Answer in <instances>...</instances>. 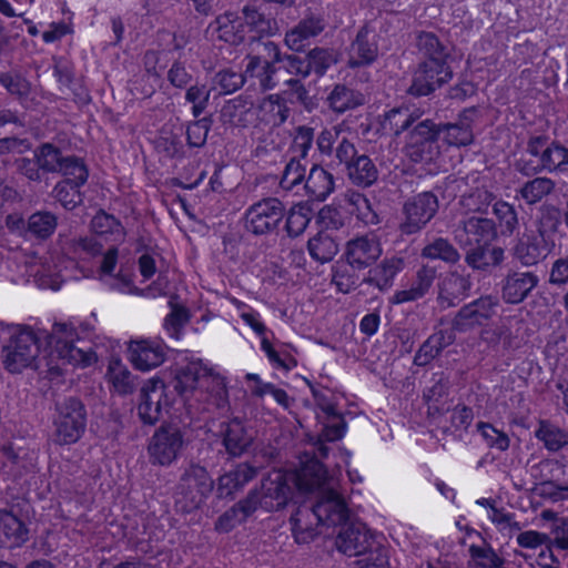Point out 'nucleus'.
Instances as JSON below:
<instances>
[{
    "instance_id": "nucleus-1",
    "label": "nucleus",
    "mask_w": 568,
    "mask_h": 568,
    "mask_svg": "<svg viewBox=\"0 0 568 568\" xmlns=\"http://www.w3.org/2000/svg\"><path fill=\"white\" fill-rule=\"evenodd\" d=\"M9 335V343L2 347V363L4 368L13 374L24 368L39 369L42 365L48 372L59 376L62 368L54 364V359L63 363L88 366L92 363L93 353L84 352L74 345V328L65 323H55L51 332L36 333L31 327L10 326L4 333Z\"/></svg>"
},
{
    "instance_id": "nucleus-2",
    "label": "nucleus",
    "mask_w": 568,
    "mask_h": 568,
    "mask_svg": "<svg viewBox=\"0 0 568 568\" xmlns=\"http://www.w3.org/2000/svg\"><path fill=\"white\" fill-rule=\"evenodd\" d=\"M325 466L317 460H306L296 473L281 469L271 470L261 481L260 488L252 489L255 510L261 507L266 511L280 510L286 506L293 494L294 485L301 493H311L328 481Z\"/></svg>"
},
{
    "instance_id": "nucleus-3",
    "label": "nucleus",
    "mask_w": 568,
    "mask_h": 568,
    "mask_svg": "<svg viewBox=\"0 0 568 568\" xmlns=\"http://www.w3.org/2000/svg\"><path fill=\"white\" fill-rule=\"evenodd\" d=\"M52 440L64 446L78 443L85 433L88 408L78 396H65L54 402Z\"/></svg>"
},
{
    "instance_id": "nucleus-4",
    "label": "nucleus",
    "mask_w": 568,
    "mask_h": 568,
    "mask_svg": "<svg viewBox=\"0 0 568 568\" xmlns=\"http://www.w3.org/2000/svg\"><path fill=\"white\" fill-rule=\"evenodd\" d=\"M214 481L205 467L190 464L174 488L175 508L184 514L199 509L212 493Z\"/></svg>"
},
{
    "instance_id": "nucleus-5",
    "label": "nucleus",
    "mask_w": 568,
    "mask_h": 568,
    "mask_svg": "<svg viewBox=\"0 0 568 568\" xmlns=\"http://www.w3.org/2000/svg\"><path fill=\"white\" fill-rule=\"evenodd\" d=\"M439 139V124L430 119L418 121L408 132L404 146L406 158L414 163L435 162L442 154Z\"/></svg>"
},
{
    "instance_id": "nucleus-6",
    "label": "nucleus",
    "mask_w": 568,
    "mask_h": 568,
    "mask_svg": "<svg viewBox=\"0 0 568 568\" xmlns=\"http://www.w3.org/2000/svg\"><path fill=\"white\" fill-rule=\"evenodd\" d=\"M30 504L26 498H16L8 508L0 509V548H18L29 540L27 520Z\"/></svg>"
},
{
    "instance_id": "nucleus-7",
    "label": "nucleus",
    "mask_w": 568,
    "mask_h": 568,
    "mask_svg": "<svg viewBox=\"0 0 568 568\" xmlns=\"http://www.w3.org/2000/svg\"><path fill=\"white\" fill-rule=\"evenodd\" d=\"M187 445L185 433L175 424H162L152 435L149 459L152 465L170 466Z\"/></svg>"
},
{
    "instance_id": "nucleus-8",
    "label": "nucleus",
    "mask_w": 568,
    "mask_h": 568,
    "mask_svg": "<svg viewBox=\"0 0 568 568\" xmlns=\"http://www.w3.org/2000/svg\"><path fill=\"white\" fill-rule=\"evenodd\" d=\"M439 203L433 192H420L409 197L403 205L398 230L402 235L419 233L437 214Z\"/></svg>"
},
{
    "instance_id": "nucleus-9",
    "label": "nucleus",
    "mask_w": 568,
    "mask_h": 568,
    "mask_svg": "<svg viewBox=\"0 0 568 568\" xmlns=\"http://www.w3.org/2000/svg\"><path fill=\"white\" fill-rule=\"evenodd\" d=\"M286 216L284 203L277 197H264L245 212V227L255 235L276 232Z\"/></svg>"
},
{
    "instance_id": "nucleus-10",
    "label": "nucleus",
    "mask_w": 568,
    "mask_h": 568,
    "mask_svg": "<svg viewBox=\"0 0 568 568\" xmlns=\"http://www.w3.org/2000/svg\"><path fill=\"white\" fill-rule=\"evenodd\" d=\"M166 388L159 377L150 378L142 385L138 416L143 425H155L162 416V409L172 405L173 398L169 396Z\"/></svg>"
},
{
    "instance_id": "nucleus-11",
    "label": "nucleus",
    "mask_w": 568,
    "mask_h": 568,
    "mask_svg": "<svg viewBox=\"0 0 568 568\" xmlns=\"http://www.w3.org/2000/svg\"><path fill=\"white\" fill-rule=\"evenodd\" d=\"M498 306V297L483 295L459 308L452 320V329L467 333L476 327L484 326L496 315Z\"/></svg>"
},
{
    "instance_id": "nucleus-12",
    "label": "nucleus",
    "mask_w": 568,
    "mask_h": 568,
    "mask_svg": "<svg viewBox=\"0 0 568 568\" xmlns=\"http://www.w3.org/2000/svg\"><path fill=\"white\" fill-rule=\"evenodd\" d=\"M219 437L226 454L232 458H239L251 450L256 432L245 419L235 416L220 423Z\"/></svg>"
},
{
    "instance_id": "nucleus-13",
    "label": "nucleus",
    "mask_w": 568,
    "mask_h": 568,
    "mask_svg": "<svg viewBox=\"0 0 568 568\" xmlns=\"http://www.w3.org/2000/svg\"><path fill=\"white\" fill-rule=\"evenodd\" d=\"M335 544L341 552L349 557H365L374 551L376 546H381L375 541L366 525L359 521L343 526L336 537Z\"/></svg>"
},
{
    "instance_id": "nucleus-14",
    "label": "nucleus",
    "mask_w": 568,
    "mask_h": 568,
    "mask_svg": "<svg viewBox=\"0 0 568 568\" xmlns=\"http://www.w3.org/2000/svg\"><path fill=\"white\" fill-rule=\"evenodd\" d=\"M453 77L448 63L419 62L413 78L408 92L416 97L428 95L436 89L443 87Z\"/></svg>"
},
{
    "instance_id": "nucleus-15",
    "label": "nucleus",
    "mask_w": 568,
    "mask_h": 568,
    "mask_svg": "<svg viewBox=\"0 0 568 568\" xmlns=\"http://www.w3.org/2000/svg\"><path fill=\"white\" fill-rule=\"evenodd\" d=\"M379 240L372 234L356 236L347 241L344 258L354 271L372 267L382 255Z\"/></svg>"
},
{
    "instance_id": "nucleus-16",
    "label": "nucleus",
    "mask_w": 568,
    "mask_h": 568,
    "mask_svg": "<svg viewBox=\"0 0 568 568\" xmlns=\"http://www.w3.org/2000/svg\"><path fill=\"white\" fill-rule=\"evenodd\" d=\"M555 242H547L534 232L518 234L510 248L511 257L525 267L539 264L550 253Z\"/></svg>"
},
{
    "instance_id": "nucleus-17",
    "label": "nucleus",
    "mask_w": 568,
    "mask_h": 568,
    "mask_svg": "<svg viewBox=\"0 0 568 568\" xmlns=\"http://www.w3.org/2000/svg\"><path fill=\"white\" fill-rule=\"evenodd\" d=\"M498 239L497 224L494 220L471 215L459 221L455 230V240L462 245L491 243Z\"/></svg>"
},
{
    "instance_id": "nucleus-18",
    "label": "nucleus",
    "mask_w": 568,
    "mask_h": 568,
    "mask_svg": "<svg viewBox=\"0 0 568 568\" xmlns=\"http://www.w3.org/2000/svg\"><path fill=\"white\" fill-rule=\"evenodd\" d=\"M323 488L318 500L314 504L315 511L322 525L325 526H343L349 518V510L344 497L334 488Z\"/></svg>"
},
{
    "instance_id": "nucleus-19",
    "label": "nucleus",
    "mask_w": 568,
    "mask_h": 568,
    "mask_svg": "<svg viewBox=\"0 0 568 568\" xmlns=\"http://www.w3.org/2000/svg\"><path fill=\"white\" fill-rule=\"evenodd\" d=\"M539 277L530 271L509 270L501 281V297L507 304H519L538 286Z\"/></svg>"
},
{
    "instance_id": "nucleus-20",
    "label": "nucleus",
    "mask_w": 568,
    "mask_h": 568,
    "mask_svg": "<svg viewBox=\"0 0 568 568\" xmlns=\"http://www.w3.org/2000/svg\"><path fill=\"white\" fill-rule=\"evenodd\" d=\"M471 288L469 276L458 272L448 273L439 283L436 302L440 311L459 305L468 295Z\"/></svg>"
},
{
    "instance_id": "nucleus-21",
    "label": "nucleus",
    "mask_w": 568,
    "mask_h": 568,
    "mask_svg": "<svg viewBox=\"0 0 568 568\" xmlns=\"http://www.w3.org/2000/svg\"><path fill=\"white\" fill-rule=\"evenodd\" d=\"M450 377L445 372L432 374L429 385L424 390V399L427 404V413L432 417L442 416L449 412Z\"/></svg>"
},
{
    "instance_id": "nucleus-22",
    "label": "nucleus",
    "mask_w": 568,
    "mask_h": 568,
    "mask_svg": "<svg viewBox=\"0 0 568 568\" xmlns=\"http://www.w3.org/2000/svg\"><path fill=\"white\" fill-rule=\"evenodd\" d=\"M505 261V250L491 243L476 244L465 254V263L474 271L491 273Z\"/></svg>"
},
{
    "instance_id": "nucleus-23",
    "label": "nucleus",
    "mask_w": 568,
    "mask_h": 568,
    "mask_svg": "<svg viewBox=\"0 0 568 568\" xmlns=\"http://www.w3.org/2000/svg\"><path fill=\"white\" fill-rule=\"evenodd\" d=\"M291 530L297 544H308L318 535V519L314 505H300L290 518Z\"/></svg>"
},
{
    "instance_id": "nucleus-24",
    "label": "nucleus",
    "mask_w": 568,
    "mask_h": 568,
    "mask_svg": "<svg viewBox=\"0 0 568 568\" xmlns=\"http://www.w3.org/2000/svg\"><path fill=\"white\" fill-rule=\"evenodd\" d=\"M130 361L140 371H150L164 362V348L154 341L141 339L129 345Z\"/></svg>"
},
{
    "instance_id": "nucleus-25",
    "label": "nucleus",
    "mask_w": 568,
    "mask_h": 568,
    "mask_svg": "<svg viewBox=\"0 0 568 568\" xmlns=\"http://www.w3.org/2000/svg\"><path fill=\"white\" fill-rule=\"evenodd\" d=\"M378 55V47L375 36H371L368 26H363L352 43V54L348 64L352 68L368 65Z\"/></svg>"
},
{
    "instance_id": "nucleus-26",
    "label": "nucleus",
    "mask_w": 568,
    "mask_h": 568,
    "mask_svg": "<svg viewBox=\"0 0 568 568\" xmlns=\"http://www.w3.org/2000/svg\"><path fill=\"white\" fill-rule=\"evenodd\" d=\"M404 258L392 256L369 268L364 283L376 286L379 291H387L393 286L395 276L404 268Z\"/></svg>"
},
{
    "instance_id": "nucleus-27",
    "label": "nucleus",
    "mask_w": 568,
    "mask_h": 568,
    "mask_svg": "<svg viewBox=\"0 0 568 568\" xmlns=\"http://www.w3.org/2000/svg\"><path fill=\"white\" fill-rule=\"evenodd\" d=\"M264 51L267 57H273V62H277L278 69L286 71L288 74L306 78L308 75V65L305 54L301 53H282L278 45L273 41L263 42Z\"/></svg>"
},
{
    "instance_id": "nucleus-28",
    "label": "nucleus",
    "mask_w": 568,
    "mask_h": 568,
    "mask_svg": "<svg viewBox=\"0 0 568 568\" xmlns=\"http://www.w3.org/2000/svg\"><path fill=\"white\" fill-rule=\"evenodd\" d=\"M58 226V216L50 211H37L27 219V241L44 242Z\"/></svg>"
},
{
    "instance_id": "nucleus-29",
    "label": "nucleus",
    "mask_w": 568,
    "mask_h": 568,
    "mask_svg": "<svg viewBox=\"0 0 568 568\" xmlns=\"http://www.w3.org/2000/svg\"><path fill=\"white\" fill-rule=\"evenodd\" d=\"M307 196L313 201H324L334 191L332 173L320 165H313L304 185Z\"/></svg>"
},
{
    "instance_id": "nucleus-30",
    "label": "nucleus",
    "mask_w": 568,
    "mask_h": 568,
    "mask_svg": "<svg viewBox=\"0 0 568 568\" xmlns=\"http://www.w3.org/2000/svg\"><path fill=\"white\" fill-rule=\"evenodd\" d=\"M562 222L561 210L549 203H544L538 209V214L535 221L536 233L547 242H554L552 236L559 232Z\"/></svg>"
},
{
    "instance_id": "nucleus-31",
    "label": "nucleus",
    "mask_w": 568,
    "mask_h": 568,
    "mask_svg": "<svg viewBox=\"0 0 568 568\" xmlns=\"http://www.w3.org/2000/svg\"><path fill=\"white\" fill-rule=\"evenodd\" d=\"M253 496H246L237 501L233 507L223 513L215 523V529L219 532H229L236 525L244 523L253 513H255V501Z\"/></svg>"
},
{
    "instance_id": "nucleus-32",
    "label": "nucleus",
    "mask_w": 568,
    "mask_h": 568,
    "mask_svg": "<svg viewBox=\"0 0 568 568\" xmlns=\"http://www.w3.org/2000/svg\"><path fill=\"white\" fill-rule=\"evenodd\" d=\"M454 342V336L445 331L430 335L419 347L414 356V364L426 366L436 358L442 351Z\"/></svg>"
},
{
    "instance_id": "nucleus-33",
    "label": "nucleus",
    "mask_w": 568,
    "mask_h": 568,
    "mask_svg": "<svg viewBox=\"0 0 568 568\" xmlns=\"http://www.w3.org/2000/svg\"><path fill=\"white\" fill-rule=\"evenodd\" d=\"M200 377V365L197 363H189L186 366L176 368L169 387L183 399H187L195 390Z\"/></svg>"
},
{
    "instance_id": "nucleus-34",
    "label": "nucleus",
    "mask_w": 568,
    "mask_h": 568,
    "mask_svg": "<svg viewBox=\"0 0 568 568\" xmlns=\"http://www.w3.org/2000/svg\"><path fill=\"white\" fill-rule=\"evenodd\" d=\"M347 175L353 184L367 187L377 181L378 170L367 155L361 154L348 164Z\"/></svg>"
},
{
    "instance_id": "nucleus-35",
    "label": "nucleus",
    "mask_w": 568,
    "mask_h": 568,
    "mask_svg": "<svg viewBox=\"0 0 568 568\" xmlns=\"http://www.w3.org/2000/svg\"><path fill=\"white\" fill-rule=\"evenodd\" d=\"M417 45L423 54L420 62H430L434 60V62L437 63H448L449 51L436 34L425 31L420 32L417 38Z\"/></svg>"
},
{
    "instance_id": "nucleus-36",
    "label": "nucleus",
    "mask_w": 568,
    "mask_h": 568,
    "mask_svg": "<svg viewBox=\"0 0 568 568\" xmlns=\"http://www.w3.org/2000/svg\"><path fill=\"white\" fill-rule=\"evenodd\" d=\"M327 101L333 111L343 113L364 103V95L344 84H337L329 93Z\"/></svg>"
},
{
    "instance_id": "nucleus-37",
    "label": "nucleus",
    "mask_w": 568,
    "mask_h": 568,
    "mask_svg": "<svg viewBox=\"0 0 568 568\" xmlns=\"http://www.w3.org/2000/svg\"><path fill=\"white\" fill-rule=\"evenodd\" d=\"M307 248L310 255L322 264L331 262L339 250L335 239L325 232H318L314 237L310 239Z\"/></svg>"
},
{
    "instance_id": "nucleus-38",
    "label": "nucleus",
    "mask_w": 568,
    "mask_h": 568,
    "mask_svg": "<svg viewBox=\"0 0 568 568\" xmlns=\"http://www.w3.org/2000/svg\"><path fill=\"white\" fill-rule=\"evenodd\" d=\"M109 375L115 392L121 396L133 394L139 386V377L133 375L120 361L110 364Z\"/></svg>"
},
{
    "instance_id": "nucleus-39",
    "label": "nucleus",
    "mask_w": 568,
    "mask_h": 568,
    "mask_svg": "<svg viewBox=\"0 0 568 568\" xmlns=\"http://www.w3.org/2000/svg\"><path fill=\"white\" fill-rule=\"evenodd\" d=\"M33 154L43 174L59 173L67 158L63 156L62 151L52 143H42L33 151Z\"/></svg>"
},
{
    "instance_id": "nucleus-40",
    "label": "nucleus",
    "mask_w": 568,
    "mask_h": 568,
    "mask_svg": "<svg viewBox=\"0 0 568 568\" xmlns=\"http://www.w3.org/2000/svg\"><path fill=\"white\" fill-rule=\"evenodd\" d=\"M493 212L497 219L498 235L511 236L519 226L518 214L514 205L497 201L494 203Z\"/></svg>"
},
{
    "instance_id": "nucleus-41",
    "label": "nucleus",
    "mask_w": 568,
    "mask_h": 568,
    "mask_svg": "<svg viewBox=\"0 0 568 568\" xmlns=\"http://www.w3.org/2000/svg\"><path fill=\"white\" fill-rule=\"evenodd\" d=\"M423 257L442 260L447 264H457L460 260L458 250L444 237H437L422 250Z\"/></svg>"
},
{
    "instance_id": "nucleus-42",
    "label": "nucleus",
    "mask_w": 568,
    "mask_h": 568,
    "mask_svg": "<svg viewBox=\"0 0 568 568\" xmlns=\"http://www.w3.org/2000/svg\"><path fill=\"white\" fill-rule=\"evenodd\" d=\"M439 135H443V141L449 146H468L474 142V132L471 129L463 125L456 121L455 123H438Z\"/></svg>"
},
{
    "instance_id": "nucleus-43",
    "label": "nucleus",
    "mask_w": 568,
    "mask_h": 568,
    "mask_svg": "<svg viewBox=\"0 0 568 568\" xmlns=\"http://www.w3.org/2000/svg\"><path fill=\"white\" fill-rule=\"evenodd\" d=\"M555 182L548 178H535L527 181L519 189L520 197L528 204L532 205L540 202L545 196L549 195L555 189Z\"/></svg>"
},
{
    "instance_id": "nucleus-44",
    "label": "nucleus",
    "mask_w": 568,
    "mask_h": 568,
    "mask_svg": "<svg viewBox=\"0 0 568 568\" xmlns=\"http://www.w3.org/2000/svg\"><path fill=\"white\" fill-rule=\"evenodd\" d=\"M420 114L417 112H409L408 109L395 108L385 114L383 128L388 129L395 135H399L408 130L415 122L417 123Z\"/></svg>"
},
{
    "instance_id": "nucleus-45",
    "label": "nucleus",
    "mask_w": 568,
    "mask_h": 568,
    "mask_svg": "<svg viewBox=\"0 0 568 568\" xmlns=\"http://www.w3.org/2000/svg\"><path fill=\"white\" fill-rule=\"evenodd\" d=\"M535 435L547 449L552 452L568 445V433L547 422H540Z\"/></svg>"
},
{
    "instance_id": "nucleus-46",
    "label": "nucleus",
    "mask_w": 568,
    "mask_h": 568,
    "mask_svg": "<svg viewBox=\"0 0 568 568\" xmlns=\"http://www.w3.org/2000/svg\"><path fill=\"white\" fill-rule=\"evenodd\" d=\"M91 230L97 235H112L115 241L124 236V227L121 222L103 210L99 211L93 216L91 221Z\"/></svg>"
},
{
    "instance_id": "nucleus-47",
    "label": "nucleus",
    "mask_w": 568,
    "mask_h": 568,
    "mask_svg": "<svg viewBox=\"0 0 568 568\" xmlns=\"http://www.w3.org/2000/svg\"><path fill=\"white\" fill-rule=\"evenodd\" d=\"M310 213V207L301 204L288 211L284 229L290 237L294 239L304 233L311 222Z\"/></svg>"
},
{
    "instance_id": "nucleus-48",
    "label": "nucleus",
    "mask_w": 568,
    "mask_h": 568,
    "mask_svg": "<svg viewBox=\"0 0 568 568\" xmlns=\"http://www.w3.org/2000/svg\"><path fill=\"white\" fill-rule=\"evenodd\" d=\"M77 183L60 181L53 189V197L65 209L73 210L82 203V193Z\"/></svg>"
},
{
    "instance_id": "nucleus-49",
    "label": "nucleus",
    "mask_w": 568,
    "mask_h": 568,
    "mask_svg": "<svg viewBox=\"0 0 568 568\" xmlns=\"http://www.w3.org/2000/svg\"><path fill=\"white\" fill-rule=\"evenodd\" d=\"M494 200L495 195L490 191L477 187L464 195L460 203L469 212L485 214Z\"/></svg>"
},
{
    "instance_id": "nucleus-50",
    "label": "nucleus",
    "mask_w": 568,
    "mask_h": 568,
    "mask_svg": "<svg viewBox=\"0 0 568 568\" xmlns=\"http://www.w3.org/2000/svg\"><path fill=\"white\" fill-rule=\"evenodd\" d=\"M477 430L480 433L483 439L489 448L505 452L509 448L510 439L506 433L497 429L489 423L479 422Z\"/></svg>"
},
{
    "instance_id": "nucleus-51",
    "label": "nucleus",
    "mask_w": 568,
    "mask_h": 568,
    "mask_svg": "<svg viewBox=\"0 0 568 568\" xmlns=\"http://www.w3.org/2000/svg\"><path fill=\"white\" fill-rule=\"evenodd\" d=\"M59 173L65 176L63 181H70L72 184L77 183L78 186L84 185L89 178L87 165L73 155L65 158Z\"/></svg>"
},
{
    "instance_id": "nucleus-52",
    "label": "nucleus",
    "mask_w": 568,
    "mask_h": 568,
    "mask_svg": "<svg viewBox=\"0 0 568 568\" xmlns=\"http://www.w3.org/2000/svg\"><path fill=\"white\" fill-rule=\"evenodd\" d=\"M568 164V149L558 144L550 143L542 150L540 166L544 170L552 171Z\"/></svg>"
},
{
    "instance_id": "nucleus-53",
    "label": "nucleus",
    "mask_w": 568,
    "mask_h": 568,
    "mask_svg": "<svg viewBox=\"0 0 568 568\" xmlns=\"http://www.w3.org/2000/svg\"><path fill=\"white\" fill-rule=\"evenodd\" d=\"M288 89L284 90L282 94L291 102L302 104L306 110L311 111L316 106L313 98L308 95L305 85L298 79H288L285 81Z\"/></svg>"
},
{
    "instance_id": "nucleus-54",
    "label": "nucleus",
    "mask_w": 568,
    "mask_h": 568,
    "mask_svg": "<svg viewBox=\"0 0 568 568\" xmlns=\"http://www.w3.org/2000/svg\"><path fill=\"white\" fill-rule=\"evenodd\" d=\"M253 103L244 97H237L229 100L221 110V120L223 123L235 124L241 121L242 115L248 112Z\"/></svg>"
},
{
    "instance_id": "nucleus-55",
    "label": "nucleus",
    "mask_w": 568,
    "mask_h": 568,
    "mask_svg": "<svg viewBox=\"0 0 568 568\" xmlns=\"http://www.w3.org/2000/svg\"><path fill=\"white\" fill-rule=\"evenodd\" d=\"M213 120L211 116L191 122L186 128V141L191 148H201L205 144Z\"/></svg>"
},
{
    "instance_id": "nucleus-56",
    "label": "nucleus",
    "mask_w": 568,
    "mask_h": 568,
    "mask_svg": "<svg viewBox=\"0 0 568 568\" xmlns=\"http://www.w3.org/2000/svg\"><path fill=\"white\" fill-rule=\"evenodd\" d=\"M306 63L308 65V74L313 71L318 77H322L327 69L335 62V59L327 49L315 48L305 53Z\"/></svg>"
},
{
    "instance_id": "nucleus-57",
    "label": "nucleus",
    "mask_w": 568,
    "mask_h": 568,
    "mask_svg": "<svg viewBox=\"0 0 568 568\" xmlns=\"http://www.w3.org/2000/svg\"><path fill=\"white\" fill-rule=\"evenodd\" d=\"M0 83L13 95L26 97L30 92V83L18 72L0 73Z\"/></svg>"
},
{
    "instance_id": "nucleus-58",
    "label": "nucleus",
    "mask_w": 568,
    "mask_h": 568,
    "mask_svg": "<svg viewBox=\"0 0 568 568\" xmlns=\"http://www.w3.org/2000/svg\"><path fill=\"white\" fill-rule=\"evenodd\" d=\"M155 149L159 153H162L170 159L181 156L183 153V145L179 135L172 132H166L159 136L155 141Z\"/></svg>"
},
{
    "instance_id": "nucleus-59",
    "label": "nucleus",
    "mask_w": 568,
    "mask_h": 568,
    "mask_svg": "<svg viewBox=\"0 0 568 568\" xmlns=\"http://www.w3.org/2000/svg\"><path fill=\"white\" fill-rule=\"evenodd\" d=\"M267 58L268 59H264L261 70L255 74V78L258 80L260 89L263 92L276 88L277 81L275 80V74L280 71L277 62H273V57Z\"/></svg>"
},
{
    "instance_id": "nucleus-60",
    "label": "nucleus",
    "mask_w": 568,
    "mask_h": 568,
    "mask_svg": "<svg viewBox=\"0 0 568 568\" xmlns=\"http://www.w3.org/2000/svg\"><path fill=\"white\" fill-rule=\"evenodd\" d=\"M189 310L174 305L171 313L165 317L164 325L171 336L178 337L181 328L189 322Z\"/></svg>"
},
{
    "instance_id": "nucleus-61",
    "label": "nucleus",
    "mask_w": 568,
    "mask_h": 568,
    "mask_svg": "<svg viewBox=\"0 0 568 568\" xmlns=\"http://www.w3.org/2000/svg\"><path fill=\"white\" fill-rule=\"evenodd\" d=\"M469 554L473 558L486 559L487 561L478 562L481 568H503L505 559L499 557L491 546L488 548H481L476 545L469 547Z\"/></svg>"
},
{
    "instance_id": "nucleus-62",
    "label": "nucleus",
    "mask_w": 568,
    "mask_h": 568,
    "mask_svg": "<svg viewBox=\"0 0 568 568\" xmlns=\"http://www.w3.org/2000/svg\"><path fill=\"white\" fill-rule=\"evenodd\" d=\"M305 178V168L296 159H291L286 164L281 179V185L287 190L300 184Z\"/></svg>"
},
{
    "instance_id": "nucleus-63",
    "label": "nucleus",
    "mask_w": 568,
    "mask_h": 568,
    "mask_svg": "<svg viewBox=\"0 0 568 568\" xmlns=\"http://www.w3.org/2000/svg\"><path fill=\"white\" fill-rule=\"evenodd\" d=\"M317 223L326 230H338L344 226V219L338 209L324 205L317 213Z\"/></svg>"
},
{
    "instance_id": "nucleus-64",
    "label": "nucleus",
    "mask_w": 568,
    "mask_h": 568,
    "mask_svg": "<svg viewBox=\"0 0 568 568\" xmlns=\"http://www.w3.org/2000/svg\"><path fill=\"white\" fill-rule=\"evenodd\" d=\"M358 568H389L386 550L376 546L375 550L356 561Z\"/></svg>"
}]
</instances>
